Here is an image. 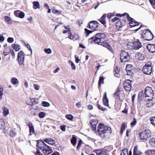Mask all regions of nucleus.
<instances>
[{
  "label": "nucleus",
  "mask_w": 155,
  "mask_h": 155,
  "mask_svg": "<svg viewBox=\"0 0 155 155\" xmlns=\"http://www.w3.org/2000/svg\"><path fill=\"white\" fill-rule=\"evenodd\" d=\"M7 48H5L3 51V54L4 55L6 56L8 54L9 52L7 51Z\"/></svg>",
  "instance_id": "56"
},
{
  "label": "nucleus",
  "mask_w": 155,
  "mask_h": 155,
  "mask_svg": "<svg viewBox=\"0 0 155 155\" xmlns=\"http://www.w3.org/2000/svg\"><path fill=\"white\" fill-rule=\"evenodd\" d=\"M61 129L63 131H64L65 130V125H61L60 126Z\"/></svg>",
  "instance_id": "64"
},
{
  "label": "nucleus",
  "mask_w": 155,
  "mask_h": 155,
  "mask_svg": "<svg viewBox=\"0 0 155 155\" xmlns=\"http://www.w3.org/2000/svg\"><path fill=\"white\" fill-rule=\"evenodd\" d=\"M82 143V140L80 139L78 142V144L77 145V149H78L79 147H80L81 146V144Z\"/></svg>",
  "instance_id": "60"
},
{
  "label": "nucleus",
  "mask_w": 155,
  "mask_h": 155,
  "mask_svg": "<svg viewBox=\"0 0 155 155\" xmlns=\"http://www.w3.org/2000/svg\"><path fill=\"white\" fill-rule=\"evenodd\" d=\"M4 19L8 24H11L12 23V20L9 17L6 16L4 17Z\"/></svg>",
  "instance_id": "28"
},
{
  "label": "nucleus",
  "mask_w": 155,
  "mask_h": 155,
  "mask_svg": "<svg viewBox=\"0 0 155 155\" xmlns=\"http://www.w3.org/2000/svg\"><path fill=\"white\" fill-rule=\"evenodd\" d=\"M119 94L118 92H116L114 94V97L116 98V99H118L119 98Z\"/></svg>",
  "instance_id": "48"
},
{
  "label": "nucleus",
  "mask_w": 155,
  "mask_h": 155,
  "mask_svg": "<svg viewBox=\"0 0 155 155\" xmlns=\"http://www.w3.org/2000/svg\"><path fill=\"white\" fill-rule=\"evenodd\" d=\"M151 136V133L149 130H145L140 133V137L141 140H146Z\"/></svg>",
  "instance_id": "9"
},
{
  "label": "nucleus",
  "mask_w": 155,
  "mask_h": 155,
  "mask_svg": "<svg viewBox=\"0 0 155 155\" xmlns=\"http://www.w3.org/2000/svg\"><path fill=\"white\" fill-rule=\"evenodd\" d=\"M145 153L148 155H155V150H146Z\"/></svg>",
  "instance_id": "23"
},
{
  "label": "nucleus",
  "mask_w": 155,
  "mask_h": 155,
  "mask_svg": "<svg viewBox=\"0 0 155 155\" xmlns=\"http://www.w3.org/2000/svg\"><path fill=\"white\" fill-rule=\"evenodd\" d=\"M134 21V20L131 21L129 23V24L131 27L137 26L139 25L138 23L135 21Z\"/></svg>",
  "instance_id": "26"
},
{
  "label": "nucleus",
  "mask_w": 155,
  "mask_h": 155,
  "mask_svg": "<svg viewBox=\"0 0 155 155\" xmlns=\"http://www.w3.org/2000/svg\"><path fill=\"white\" fill-rule=\"evenodd\" d=\"M149 1L153 8L155 9V0H149Z\"/></svg>",
  "instance_id": "46"
},
{
  "label": "nucleus",
  "mask_w": 155,
  "mask_h": 155,
  "mask_svg": "<svg viewBox=\"0 0 155 155\" xmlns=\"http://www.w3.org/2000/svg\"><path fill=\"white\" fill-rule=\"evenodd\" d=\"M77 24L79 25V26H81V25L83 23V21L79 19L78 20L77 22Z\"/></svg>",
  "instance_id": "62"
},
{
  "label": "nucleus",
  "mask_w": 155,
  "mask_h": 155,
  "mask_svg": "<svg viewBox=\"0 0 155 155\" xmlns=\"http://www.w3.org/2000/svg\"><path fill=\"white\" fill-rule=\"evenodd\" d=\"M119 69H120L117 67H116V69H115V75L116 77H118V76H117V75H118L119 73Z\"/></svg>",
  "instance_id": "44"
},
{
  "label": "nucleus",
  "mask_w": 155,
  "mask_h": 155,
  "mask_svg": "<svg viewBox=\"0 0 155 155\" xmlns=\"http://www.w3.org/2000/svg\"><path fill=\"white\" fill-rule=\"evenodd\" d=\"M3 110V114L4 116H6L9 113V110L7 108L4 107L2 108Z\"/></svg>",
  "instance_id": "24"
},
{
  "label": "nucleus",
  "mask_w": 155,
  "mask_h": 155,
  "mask_svg": "<svg viewBox=\"0 0 155 155\" xmlns=\"http://www.w3.org/2000/svg\"><path fill=\"white\" fill-rule=\"evenodd\" d=\"M135 57L138 60L142 61L144 59V56L139 53H138L136 54Z\"/></svg>",
  "instance_id": "20"
},
{
  "label": "nucleus",
  "mask_w": 155,
  "mask_h": 155,
  "mask_svg": "<svg viewBox=\"0 0 155 155\" xmlns=\"http://www.w3.org/2000/svg\"><path fill=\"white\" fill-rule=\"evenodd\" d=\"M28 126L29 128V131L31 134H34L35 130L34 126L31 122H29L28 124Z\"/></svg>",
  "instance_id": "21"
},
{
  "label": "nucleus",
  "mask_w": 155,
  "mask_h": 155,
  "mask_svg": "<svg viewBox=\"0 0 155 155\" xmlns=\"http://www.w3.org/2000/svg\"><path fill=\"white\" fill-rule=\"evenodd\" d=\"M101 45L104 47L106 48L111 52H112L113 50L111 47L107 42L104 41L101 43Z\"/></svg>",
  "instance_id": "16"
},
{
  "label": "nucleus",
  "mask_w": 155,
  "mask_h": 155,
  "mask_svg": "<svg viewBox=\"0 0 155 155\" xmlns=\"http://www.w3.org/2000/svg\"><path fill=\"white\" fill-rule=\"evenodd\" d=\"M25 45L26 46V47L28 48V50L31 51V54H32V51L30 46L28 44H25Z\"/></svg>",
  "instance_id": "58"
},
{
  "label": "nucleus",
  "mask_w": 155,
  "mask_h": 155,
  "mask_svg": "<svg viewBox=\"0 0 155 155\" xmlns=\"http://www.w3.org/2000/svg\"><path fill=\"white\" fill-rule=\"evenodd\" d=\"M130 56L129 54L125 51H122L120 54V58L122 62H125L129 61Z\"/></svg>",
  "instance_id": "6"
},
{
  "label": "nucleus",
  "mask_w": 155,
  "mask_h": 155,
  "mask_svg": "<svg viewBox=\"0 0 155 155\" xmlns=\"http://www.w3.org/2000/svg\"><path fill=\"white\" fill-rule=\"evenodd\" d=\"M33 8L34 9H36L37 8H40V5L39 2L38 1H34L33 2Z\"/></svg>",
  "instance_id": "25"
},
{
  "label": "nucleus",
  "mask_w": 155,
  "mask_h": 155,
  "mask_svg": "<svg viewBox=\"0 0 155 155\" xmlns=\"http://www.w3.org/2000/svg\"><path fill=\"white\" fill-rule=\"evenodd\" d=\"M127 18L128 19V20H129V21H133L134 20V19H133V18H131L129 14H127Z\"/></svg>",
  "instance_id": "61"
},
{
  "label": "nucleus",
  "mask_w": 155,
  "mask_h": 155,
  "mask_svg": "<svg viewBox=\"0 0 155 155\" xmlns=\"http://www.w3.org/2000/svg\"><path fill=\"white\" fill-rule=\"evenodd\" d=\"M106 18V15H103L101 18L99 19V21L101 22V24L103 25L104 26V25L106 24L105 19Z\"/></svg>",
  "instance_id": "22"
},
{
  "label": "nucleus",
  "mask_w": 155,
  "mask_h": 155,
  "mask_svg": "<svg viewBox=\"0 0 155 155\" xmlns=\"http://www.w3.org/2000/svg\"><path fill=\"white\" fill-rule=\"evenodd\" d=\"M142 153V152L138 149L137 146L134 147V149L133 155H141Z\"/></svg>",
  "instance_id": "18"
},
{
  "label": "nucleus",
  "mask_w": 155,
  "mask_h": 155,
  "mask_svg": "<svg viewBox=\"0 0 155 155\" xmlns=\"http://www.w3.org/2000/svg\"><path fill=\"white\" fill-rule=\"evenodd\" d=\"M71 143L73 146L76 145L77 142V138L74 135H73L71 139Z\"/></svg>",
  "instance_id": "30"
},
{
  "label": "nucleus",
  "mask_w": 155,
  "mask_h": 155,
  "mask_svg": "<svg viewBox=\"0 0 155 155\" xmlns=\"http://www.w3.org/2000/svg\"><path fill=\"white\" fill-rule=\"evenodd\" d=\"M93 151L97 155H101V149L95 150H94Z\"/></svg>",
  "instance_id": "43"
},
{
  "label": "nucleus",
  "mask_w": 155,
  "mask_h": 155,
  "mask_svg": "<svg viewBox=\"0 0 155 155\" xmlns=\"http://www.w3.org/2000/svg\"><path fill=\"white\" fill-rule=\"evenodd\" d=\"M42 105L44 107H48L50 106V104L48 102L43 101L42 103Z\"/></svg>",
  "instance_id": "41"
},
{
  "label": "nucleus",
  "mask_w": 155,
  "mask_h": 155,
  "mask_svg": "<svg viewBox=\"0 0 155 155\" xmlns=\"http://www.w3.org/2000/svg\"><path fill=\"white\" fill-rule=\"evenodd\" d=\"M124 87L127 91H129L131 89V81L129 80L125 81L123 84Z\"/></svg>",
  "instance_id": "11"
},
{
  "label": "nucleus",
  "mask_w": 155,
  "mask_h": 155,
  "mask_svg": "<svg viewBox=\"0 0 155 155\" xmlns=\"http://www.w3.org/2000/svg\"><path fill=\"white\" fill-rule=\"evenodd\" d=\"M108 102V100L107 97L106 92H105L104 94L103 99V104L105 106L108 107L109 106Z\"/></svg>",
  "instance_id": "17"
},
{
  "label": "nucleus",
  "mask_w": 155,
  "mask_h": 155,
  "mask_svg": "<svg viewBox=\"0 0 155 155\" xmlns=\"http://www.w3.org/2000/svg\"><path fill=\"white\" fill-rule=\"evenodd\" d=\"M44 141L45 142L51 145H53L55 143V141L54 140H53L50 138H47L44 139Z\"/></svg>",
  "instance_id": "19"
},
{
  "label": "nucleus",
  "mask_w": 155,
  "mask_h": 155,
  "mask_svg": "<svg viewBox=\"0 0 155 155\" xmlns=\"http://www.w3.org/2000/svg\"><path fill=\"white\" fill-rule=\"evenodd\" d=\"M104 78L103 76H100L98 81V86L100 87L101 84H104Z\"/></svg>",
  "instance_id": "31"
},
{
  "label": "nucleus",
  "mask_w": 155,
  "mask_h": 155,
  "mask_svg": "<svg viewBox=\"0 0 155 155\" xmlns=\"http://www.w3.org/2000/svg\"><path fill=\"white\" fill-rule=\"evenodd\" d=\"M146 105L147 107H149L153 106V103L150 101H148Z\"/></svg>",
  "instance_id": "53"
},
{
  "label": "nucleus",
  "mask_w": 155,
  "mask_h": 155,
  "mask_svg": "<svg viewBox=\"0 0 155 155\" xmlns=\"http://www.w3.org/2000/svg\"><path fill=\"white\" fill-rule=\"evenodd\" d=\"M11 82L13 84L15 85L18 84L19 81L17 78L14 77L12 78Z\"/></svg>",
  "instance_id": "29"
},
{
  "label": "nucleus",
  "mask_w": 155,
  "mask_h": 155,
  "mask_svg": "<svg viewBox=\"0 0 155 155\" xmlns=\"http://www.w3.org/2000/svg\"><path fill=\"white\" fill-rule=\"evenodd\" d=\"M151 63L150 62H148L143 67L142 71L145 74L150 75L152 72V68L151 66Z\"/></svg>",
  "instance_id": "5"
},
{
  "label": "nucleus",
  "mask_w": 155,
  "mask_h": 155,
  "mask_svg": "<svg viewBox=\"0 0 155 155\" xmlns=\"http://www.w3.org/2000/svg\"><path fill=\"white\" fill-rule=\"evenodd\" d=\"M133 68L134 67L132 65L128 64L127 65L126 70L127 75H131L132 74Z\"/></svg>",
  "instance_id": "12"
},
{
  "label": "nucleus",
  "mask_w": 155,
  "mask_h": 155,
  "mask_svg": "<svg viewBox=\"0 0 155 155\" xmlns=\"http://www.w3.org/2000/svg\"><path fill=\"white\" fill-rule=\"evenodd\" d=\"M14 39L12 37H9L7 39V41L9 43H12L14 41Z\"/></svg>",
  "instance_id": "52"
},
{
  "label": "nucleus",
  "mask_w": 155,
  "mask_h": 155,
  "mask_svg": "<svg viewBox=\"0 0 155 155\" xmlns=\"http://www.w3.org/2000/svg\"><path fill=\"white\" fill-rule=\"evenodd\" d=\"M97 121L95 119L91 120L90 121V124L92 128V130L94 131H96V126L97 124Z\"/></svg>",
  "instance_id": "14"
},
{
  "label": "nucleus",
  "mask_w": 155,
  "mask_h": 155,
  "mask_svg": "<svg viewBox=\"0 0 155 155\" xmlns=\"http://www.w3.org/2000/svg\"><path fill=\"white\" fill-rule=\"evenodd\" d=\"M137 123L136 120L135 118H134L130 124V125L133 126L135 125Z\"/></svg>",
  "instance_id": "50"
},
{
  "label": "nucleus",
  "mask_w": 155,
  "mask_h": 155,
  "mask_svg": "<svg viewBox=\"0 0 155 155\" xmlns=\"http://www.w3.org/2000/svg\"><path fill=\"white\" fill-rule=\"evenodd\" d=\"M52 12L53 13L57 14L58 15H61V11L59 10H56L55 9H53L52 10Z\"/></svg>",
  "instance_id": "36"
},
{
  "label": "nucleus",
  "mask_w": 155,
  "mask_h": 155,
  "mask_svg": "<svg viewBox=\"0 0 155 155\" xmlns=\"http://www.w3.org/2000/svg\"><path fill=\"white\" fill-rule=\"evenodd\" d=\"M66 118L70 120H72L73 119V116L71 114H67L66 115Z\"/></svg>",
  "instance_id": "49"
},
{
  "label": "nucleus",
  "mask_w": 155,
  "mask_h": 155,
  "mask_svg": "<svg viewBox=\"0 0 155 155\" xmlns=\"http://www.w3.org/2000/svg\"><path fill=\"white\" fill-rule=\"evenodd\" d=\"M130 44L133 45V48L135 50L139 49L142 46L141 43L139 41H135Z\"/></svg>",
  "instance_id": "13"
},
{
  "label": "nucleus",
  "mask_w": 155,
  "mask_h": 155,
  "mask_svg": "<svg viewBox=\"0 0 155 155\" xmlns=\"http://www.w3.org/2000/svg\"><path fill=\"white\" fill-rule=\"evenodd\" d=\"M21 11L19 10H18L14 11V13L15 16L17 17H18L19 16L20 13Z\"/></svg>",
  "instance_id": "51"
},
{
  "label": "nucleus",
  "mask_w": 155,
  "mask_h": 155,
  "mask_svg": "<svg viewBox=\"0 0 155 155\" xmlns=\"http://www.w3.org/2000/svg\"><path fill=\"white\" fill-rule=\"evenodd\" d=\"M97 27V21H92L90 22L88 25V26H87V27L93 30V31L89 30L87 28H85L84 29V30L86 33V36L87 37L89 34L92 33L94 30L96 29Z\"/></svg>",
  "instance_id": "4"
},
{
  "label": "nucleus",
  "mask_w": 155,
  "mask_h": 155,
  "mask_svg": "<svg viewBox=\"0 0 155 155\" xmlns=\"http://www.w3.org/2000/svg\"><path fill=\"white\" fill-rule=\"evenodd\" d=\"M18 63L20 65H21L22 66L24 65L25 57L24 52L23 51H21L18 53Z\"/></svg>",
  "instance_id": "8"
},
{
  "label": "nucleus",
  "mask_w": 155,
  "mask_h": 155,
  "mask_svg": "<svg viewBox=\"0 0 155 155\" xmlns=\"http://www.w3.org/2000/svg\"><path fill=\"white\" fill-rule=\"evenodd\" d=\"M75 58L76 62L77 63H78L79 61H80V60L79 59V56L78 55H75Z\"/></svg>",
  "instance_id": "57"
},
{
  "label": "nucleus",
  "mask_w": 155,
  "mask_h": 155,
  "mask_svg": "<svg viewBox=\"0 0 155 155\" xmlns=\"http://www.w3.org/2000/svg\"><path fill=\"white\" fill-rule=\"evenodd\" d=\"M149 142L152 146L154 145L155 144V139L154 138H151L149 140Z\"/></svg>",
  "instance_id": "42"
},
{
  "label": "nucleus",
  "mask_w": 155,
  "mask_h": 155,
  "mask_svg": "<svg viewBox=\"0 0 155 155\" xmlns=\"http://www.w3.org/2000/svg\"><path fill=\"white\" fill-rule=\"evenodd\" d=\"M44 51L46 53L48 54H50L51 53V50L50 48H45Z\"/></svg>",
  "instance_id": "47"
},
{
  "label": "nucleus",
  "mask_w": 155,
  "mask_h": 155,
  "mask_svg": "<svg viewBox=\"0 0 155 155\" xmlns=\"http://www.w3.org/2000/svg\"><path fill=\"white\" fill-rule=\"evenodd\" d=\"M101 154L107 155L108 154V151L105 148L101 149Z\"/></svg>",
  "instance_id": "34"
},
{
  "label": "nucleus",
  "mask_w": 155,
  "mask_h": 155,
  "mask_svg": "<svg viewBox=\"0 0 155 155\" xmlns=\"http://www.w3.org/2000/svg\"><path fill=\"white\" fill-rule=\"evenodd\" d=\"M143 33L144 34L143 37L145 40L150 41L153 38V35L149 30L147 29L144 31Z\"/></svg>",
  "instance_id": "7"
},
{
  "label": "nucleus",
  "mask_w": 155,
  "mask_h": 155,
  "mask_svg": "<svg viewBox=\"0 0 155 155\" xmlns=\"http://www.w3.org/2000/svg\"><path fill=\"white\" fill-rule=\"evenodd\" d=\"M97 131L102 139H108L111 133V129L109 127L105 126L103 124L99 123L97 127Z\"/></svg>",
  "instance_id": "1"
},
{
  "label": "nucleus",
  "mask_w": 155,
  "mask_h": 155,
  "mask_svg": "<svg viewBox=\"0 0 155 155\" xmlns=\"http://www.w3.org/2000/svg\"><path fill=\"white\" fill-rule=\"evenodd\" d=\"M38 147L42 150L45 155H48L51 153L53 150L49 146L46 145L43 141H40L37 143Z\"/></svg>",
  "instance_id": "2"
},
{
  "label": "nucleus",
  "mask_w": 155,
  "mask_h": 155,
  "mask_svg": "<svg viewBox=\"0 0 155 155\" xmlns=\"http://www.w3.org/2000/svg\"><path fill=\"white\" fill-rule=\"evenodd\" d=\"M45 116V113L42 112H40L38 114V116L40 118H43Z\"/></svg>",
  "instance_id": "45"
},
{
  "label": "nucleus",
  "mask_w": 155,
  "mask_h": 155,
  "mask_svg": "<svg viewBox=\"0 0 155 155\" xmlns=\"http://www.w3.org/2000/svg\"><path fill=\"white\" fill-rule=\"evenodd\" d=\"M94 36V37H93L89 39V42L91 43L94 42V43L98 45L101 43V41L104 39L106 37L104 34L99 33L95 35Z\"/></svg>",
  "instance_id": "3"
},
{
  "label": "nucleus",
  "mask_w": 155,
  "mask_h": 155,
  "mask_svg": "<svg viewBox=\"0 0 155 155\" xmlns=\"http://www.w3.org/2000/svg\"><path fill=\"white\" fill-rule=\"evenodd\" d=\"M120 155H128L127 150V149H124L122 150Z\"/></svg>",
  "instance_id": "33"
},
{
  "label": "nucleus",
  "mask_w": 155,
  "mask_h": 155,
  "mask_svg": "<svg viewBox=\"0 0 155 155\" xmlns=\"http://www.w3.org/2000/svg\"><path fill=\"white\" fill-rule=\"evenodd\" d=\"M147 49L151 53L155 52V45L148 44L147 47Z\"/></svg>",
  "instance_id": "15"
},
{
  "label": "nucleus",
  "mask_w": 155,
  "mask_h": 155,
  "mask_svg": "<svg viewBox=\"0 0 155 155\" xmlns=\"http://www.w3.org/2000/svg\"><path fill=\"white\" fill-rule=\"evenodd\" d=\"M35 154V155H43V154L41 153L38 149H37V151Z\"/></svg>",
  "instance_id": "59"
},
{
  "label": "nucleus",
  "mask_w": 155,
  "mask_h": 155,
  "mask_svg": "<svg viewBox=\"0 0 155 155\" xmlns=\"http://www.w3.org/2000/svg\"><path fill=\"white\" fill-rule=\"evenodd\" d=\"M97 106L99 109H100L103 111H106L107 110V108L103 107L102 106L99 104H97Z\"/></svg>",
  "instance_id": "37"
},
{
  "label": "nucleus",
  "mask_w": 155,
  "mask_h": 155,
  "mask_svg": "<svg viewBox=\"0 0 155 155\" xmlns=\"http://www.w3.org/2000/svg\"><path fill=\"white\" fill-rule=\"evenodd\" d=\"M5 125V124L3 119H0V129L3 128Z\"/></svg>",
  "instance_id": "38"
},
{
  "label": "nucleus",
  "mask_w": 155,
  "mask_h": 155,
  "mask_svg": "<svg viewBox=\"0 0 155 155\" xmlns=\"http://www.w3.org/2000/svg\"><path fill=\"white\" fill-rule=\"evenodd\" d=\"M71 63V68L73 70H75L76 69V66L74 63L71 61H69Z\"/></svg>",
  "instance_id": "55"
},
{
  "label": "nucleus",
  "mask_w": 155,
  "mask_h": 155,
  "mask_svg": "<svg viewBox=\"0 0 155 155\" xmlns=\"http://www.w3.org/2000/svg\"><path fill=\"white\" fill-rule=\"evenodd\" d=\"M19 14V16H18V17L20 18H23L24 16H25V14L24 13L22 12H21L20 13V14Z\"/></svg>",
  "instance_id": "54"
},
{
  "label": "nucleus",
  "mask_w": 155,
  "mask_h": 155,
  "mask_svg": "<svg viewBox=\"0 0 155 155\" xmlns=\"http://www.w3.org/2000/svg\"><path fill=\"white\" fill-rule=\"evenodd\" d=\"M12 47L16 51H18L20 49V47L19 45L12 44Z\"/></svg>",
  "instance_id": "27"
},
{
  "label": "nucleus",
  "mask_w": 155,
  "mask_h": 155,
  "mask_svg": "<svg viewBox=\"0 0 155 155\" xmlns=\"http://www.w3.org/2000/svg\"><path fill=\"white\" fill-rule=\"evenodd\" d=\"M116 25L117 27L119 28H121L122 26L121 21H118L116 22Z\"/></svg>",
  "instance_id": "39"
},
{
  "label": "nucleus",
  "mask_w": 155,
  "mask_h": 155,
  "mask_svg": "<svg viewBox=\"0 0 155 155\" xmlns=\"http://www.w3.org/2000/svg\"><path fill=\"white\" fill-rule=\"evenodd\" d=\"M9 135L11 137H13L16 135V133L14 130H10L9 131Z\"/></svg>",
  "instance_id": "32"
},
{
  "label": "nucleus",
  "mask_w": 155,
  "mask_h": 155,
  "mask_svg": "<svg viewBox=\"0 0 155 155\" xmlns=\"http://www.w3.org/2000/svg\"><path fill=\"white\" fill-rule=\"evenodd\" d=\"M151 123L155 127V117H152L150 118Z\"/></svg>",
  "instance_id": "40"
},
{
  "label": "nucleus",
  "mask_w": 155,
  "mask_h": 155,
  "mask_svg": "<svg viewBox=\"0 0 155 155\" xmlns=\"http://www.w3.org/2000/svg\"><path fill=\"white\" fill-rule=\"evenodd\" d=\"M153 91L151 88L150 87H146L144 93L145 97H151L153 98L152 96L153 94Z\"/></svg>",
  "instance_id": "10"
},
{
  "label": "nucleus",
  "mask_w": 155,
  "mask_h": 155,
  "mask_svg": "<svg viewBox=\"0 0 155 155\" xmlns=\"http://www.w3.org/2000/svg\"><path fill=\"white\" fill-rule=\"evenodd\" d=\"M125 127L126 125L124 123H123L122 124L120 131V133L121 134H123V131L125 129Z\"/></svg>",
  "instance_id": "35"
},
{
  "label": "nucleus",
  "mask_w": 155,
  "mask_h": 155,
  "mask_svg": "<svg viewBox=\"0 0 155 155\" xmlns=\"http://www.w3.org/2000/svg\"><path fill=\"white\" fill-rule=\"evenodd\" d=\"M5 40L4 37L2 35H0V42H2Z\"/></svg>",
  "instance_id": "63"
}]
</instances>
